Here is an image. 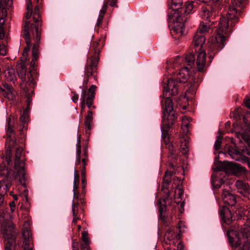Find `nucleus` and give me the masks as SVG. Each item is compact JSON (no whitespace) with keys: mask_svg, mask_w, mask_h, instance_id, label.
<instances>
[{"mask_svg":"<svg viewBox=\"0 0 250 250\" xmlns=\"http://www.w3.org/2000/svg\"><path fill=\"white\" fill-rule=\"evenodd\" d=\"M14 227L12 224L8 222L1 223V231L5 239V250H15L16 237L14 234Z\"/></svg>","mask_w":250,"mask_h":250,"instance_id":"nucleus-10","label":"nucleus"},{"mask_svg":"<svg viewBox=\"0 0 250 250\" xmlns=\"http://www.w3.org/2000/svg\"><path fill=\"white\" fill-rule=\"evenodd\" d=\"M235 186L238 192L245 197L247 196L249 193V186L248 183L242 180H237Z\"/></svg>","mask_w":250,"mask_h":250,"instance_id":"nucleus-29","label":"nucleus"},{"mask_svg":"<svg viewBox=\"0 0 250 250\" xmlns=\"http://www.w3.org/2000/svg\"><path fill=\"white\" fill-rule=\"evenodd\" d=\"M229 241L230 243L233 246L237 247L240 246L241 242L239 237L235 234V238H232L229 236Z\"/></svg>","mask_w":250,"mask_h":250,"instance_id":"nucleus-38","label":"nucleus"},{"mask_svg":"<svg viewBox=\"0 0 250 250\" xmlns=\"http://www.w3.org/2000/svg\"><path fill=\"white\" fill-rule=\"evenodd\" d=\"M88 161V154L87 151V146L85 145L83 146V151H82L81 135L77 137V143L76 144V155L75 165L77 167L79 165L82 166L79 167L81 169L82 175V191L79 193V202L83 205L85 204L84 196L86 193L85 188L86 186L85 167Z\"/></svg>","mask_w":250,"mask_h":250,"instance_id":"nucleus-3","label":"nucleus"},{"mask_svg":"<svg viewBox=\"0 0 250 250\" xmlns=\"http://www.w3.org/2000/svg\"><path fill=\"white\" fill-rule=\"evenodd\" d=\"M189 121L187 117H184L182 119V126L184 133H187L188 132Z\"/></svg>","mask_w":250,"mask_h":250,"instance_id":"nucleus-36","label":"nucleus"},{"mask_svg":"<svg viewBox=\"0 0 250 250\" xmlns=\"http://www.w3.org/2000/svg\"><path fill=\"white\" fill-rule=\"evenodd\" d=\"M24 154L23 149L21 146L16 148V152L15 157V168L17 171L16 178L19 179L21 185L25 187L24 181L25 180L24 171Z\"/></svg>","mask_w":250,"mask_h":250,"instance_id":"nucleus-9","label":"nucleus"},{"mask_svg":"<svg viewBox=\"0 0 250 250\" xmlns=\"http://www.w3.org/2000/svg\"><path fill=\"white\" fill-rule=\"evenodd\" d=\"M8 174V167L3 164L0 165V175L3 176Z\"/></svg>","mask_w":250,"mask_h":250,"instance_id":"nucleus-45","label":"nucleus"},{"mask_svg":"<svg viewBox=\"0 0 250 250\" xmlns=\"http://www.w3.org/2000/svg\"><path fill=\"white\" fill-rule=\"evenodd\" d=\"M32 10H27V13L26 15V19L27 20H28L30 18L31 15H32Z\"/></svg>","mask_w":250,"mask_h":250,"instance_id":"nucleus-57","label":"nucleus"},{"mask_svg":"<svg viewBox=\"0 0 250 250\" xmlns=\"http://www.w3.org/2000/svg\"><path fill=\"white\" fill-rule=\"evenodd\" d=\"M31 101H32V99L31 98V96L29 94H28L26 95V103H27V107H26V109H28V107L29 106L31 102Z\"/></svg>","mask_w":250,"mask_h":250,"instance_id":"nucleus-53","label":"nucleus"},{"mask_svg":"<svg viewBox=\"0 0 250 250\" xmlns=\"http://www.w3.org/2000/svg\"><path fill=\"white\" fill-rule=\"evenodd\" d=\"M36 0V2L37 3H38V4H40V0Z\"/></svg>","mask_w":250,"mask_h":250,"instance_id":"nucleus-64","label":"nucleus"},{"mask_svg":"<svg viewBox=\"0 0 250 250\" xmlns=\"http://www.w3.org/2000/svg\"><path fill=\"white\" fill-rule=\"evenodd\" d=\"M191 79V83L197 85L202 80V76L199 74H195L194 76H190V71L187 67H183L180 69L179 72L174 74L172 79H169L166 80L167 83H164L163 86V99L165 104V99L169 98L170 96H174L178 94V87L177 83H184L188 82V80Z\"/></svg>","mask_w":250,"mask_h":250,"instance_id":"nucleus-2","label":"nucleus"},{"mask_svg":"<svg viewBox=\"0 0 250 250\" xmlns=\"http://www.w3.org/2000/svg\"><path fill=\"white\" fill-rule=\"evenodd\" d=\"M99 61V57L95 56H88L84 67V78L83 82L84 88H87V84L89 79L91 77L95 78L97 72V65Z\"/></svg>","mask_w":250,"mask_h":250,"instance_id":"nucleus-12","label":"nucleus"},{"mask_svg":"<svg viewBox=\"0 0 250 250\" xmlns=\"http://www.w3.org/2000/svg\"><path fill=\"white\" fill-rule=\"evenodd\" d=\"M193 8L192 2H186L184 6L182 8L180 11L179 17H181L182 15H188L191 13Z\"/></svg>","mask_w":250,"mask_h":250,"instance_id":"nucleus-33","label":"nucleus"},{"mask_svg":"<svg viewBox=\"0 0 250 250\" xmlns=\"http://www.w3.org/2000/svg\"><path fill=\"white\" fill-rule=\"evenodd\" d=\"M103 45L104 40L102 37L98 40L94 41L91 45V50L94 51V53L92 55L90 54L89 56L99 57V54Z\"/></svg>","mask_w":250,"mask_h":250,"instance_id":"nucleus-26","label":"nucleus"},{"mask_svg":"<svg viewBox=\"0 0 250 250\" xmlns=\"http://www.w3.org/2000/svg\"><path fill=\"white\" fill-rule=\"evenodd\" d=\"M32 10V0H28L27 1V10Z\"/></svg>","mask_w":250,"mask_h":250,"instance_id":"nucleus-54","label":"nucleus"},{"mask_svg":"<svg viewBox=\"0 0 250 250\" xmlns=\"http://www.w3.org/2000/svg\"><path fill=\"white\" fill-rule=\"evenodd\" d=\"M12 0H0V54L5 56L7 54V40L4 39L3 26L7 16V10L11 6Z\"/></svg>","mask_w":250,"mask_h":250,"instance_id":"nucleus-6","label":"nucleus"},{"mask_svg":"<svg viewBox=\"0 0 250 250\" xmlns=\"http://www.w3.org/2000/svg\"><path fill=\"white\" fill-rule=\"evenodd\" d=\"M215 22H210L200 21L197 32L202 35L212 32L215 27Z\"/></svg>","mask_w":250,"mask_h":250,"instance_id":"nucleus-21","label":"nucleus"},{"mask_svg":"<svg viewBox=\"0 0 250 250\" xmlns=\"http://www.w3.org/2000/svg\"><path fill=\"white\" fill-rule=\"evenodd\" d=\"M108 1H106L104 2L102 9H101L99 13V16L104 17V15L107 11Z\"/></svg>","mask_w":250,"mask_h":250,"instance_id":"nucleus-43","label":"nucleus"},{"mask_svg":"<svg viewBox=\"0 0 250 250\" xmlns=\"http://www.w3.org/2000/svg\"><path fill=\"white\" fill-rule=\"evenodd\" d=\"M72 250H79V244L76 240H73L72 242Z\"/></svg>","mask_w":250,"mask_h":250,"instance_id":"nucleus-48","label":"nucleus"},{"mask_svg":"<svg viewBox=\"0 0 250 250\" xmlns=\"http://www.w3.org/2000/svg\"><path fill=\"white\" fill-rule=\"evenodd\" d=\"M17 73L19 77L21 80L22 83L21 84V87H24L25 92L28 91L31 89V92L33 93L32 89L34 88L35 81L31 74L27 75L26 77V67L24 64H21L17 68Z\"/></svg>","mask_w":250,"mask_h":250,"instance_id":"nucleus-14","label":"nucleus"},{"mask_svg":"<svg viewBox=\"0 0 250 250\" xmlns=\"http://www.w3.org/2000/svg\"><path fill=\"white\" fill-rule=\"evenodd\" d=\"M28 109H25L24 110L23 113L21 115L20 118V122L21 123L20 128V132L21 138H23L24 137V131L26 130V122L28 118Z\"/></svg>","mask_w":250,"mask_h":250,"instance_id":"nucleus-28","label":"nucleus"},{"mask_svg":"<svg viewBox=\"0 0 250 250\" xmlns=\"http://www.w3.org/2000/svg\"><path fill=\"white\" fill-rule=\"evenodd\" d=\"M10 195H11V196H13L14 200H17L18 199L17 195L13 194L12 192H11L10 193Z\"/></svg>","mask_w":250,"mask_h":250,"instance_id":"nucleus-62","label":"nucleus"},{"mask_svg":"<svg viewBox=\"0 0 250 250\" xmlns=\"http://www.w3.org/2000/svg\"><path fill=\"white\" fill-rule=\"evenodd\" d=\"M182 3V0H171L169 10H171V11H168L169 16L175 18H179Z\"/></svg>","mask_w":250,"mask_h":250,"instance_id":"nucleus-20","label":"nucleus"},{"mask_svg":"<svg viewBox=\"0 0 250 250\" xmlns=\"http://www.w3.org/2000/svg\"><path fill=\"white\" fill-rule=\"evenodd\" d=\"M117 0H111L110 3V5L113 7H117V5L116 4Z\"/></svg>","mask_w":250,"mask_h":250,"instance_id":"nucleus-56","label":"nucleus"},{"mask_svg":"<svg viewBox=\"0 0 250 250\" xmlns=\"http://www.w3.org/2000/svg\"><path fill=\"white\" fill-rule=\"evenodd\" d=\"M245 0H232L229 6L226 17L220 18L218 24V36L215 41L220 42V49L223 46L224 36H229L231 31V27L238 22V16L240 15L243 2Z\"/></svg>","mask_w":250,"mask_h":250,"instance_id":"nucleus-1","label":"nucleus"},{"mask_svg":"<svg viewBox=\"0 0 250 250\" xmlns=\"http://www.w3.org/2000/svg\"><path fill=\"white\" fill-rule=\"evenodd\" d=\"M175 192V195L177 196L178 198H181L182 196L183 195L184 191L182 188L178 186L176 188Z\"/></svg>","mask_w":250,"mask_h":250,"instance_id":"nucleus-44","label":"nucleus"},{"mask_svg":"<svg viewBox=\"0 0 250 250\" xmlns=\"http://www.w3.org/2000/svg\"><path fill=\"white\" fill-rule=\"evenodd\" d=\"M4 75L8 81L15 82L16 80L15 69L13 68H8L4 71Z\"/></svg>","mask_w":250,"mask_h":250,"instance_id":"nucleus-34","label":"nucleus"},{"mask_svg":"<svg viewBox=\"0 0 250 250\" xmlns=\"http://www.w3.org/2000/svg\"><path fill=\"white\" fill-rule=\"evenodd\" d=\"M14 124V118L12 119L11 117L7 118L6 125L7 138L5 142V146L7 147L6 160L8 165H9L11 162L12 149L17 146L15 140L12 138Z\"/></svg>","mask_w":250,"mask_h":250,"instance_id":"nucleus-8","label":"nucleus"},{"mask_svg":"<svg viewBox=\"0 0 250 250\" xmlns=\"http://www.w3.org/2000/svg\"><path fill=\"white\" fill-rule=\"evenodd\" d=\"M217 168L218 171H223L227 173L234 175L242 174L247 172V169L245 167L228 161L220 162Z\"/></svg>","mask_w":250,"mask_h":250,"instance_id":"nucleus-16","label":"nucleus"},{"mask_svg":"<svg viewBox=\"0 0 250 250\" xmlns=\"http://www.w3.org/2000/svg\"><path fill=\"white\" fill-rule=\"evenodd\" d=\"M245 125L240 126L241 137L248 145L250 144V115L247 114L243 118Z\"/></svg>","mask_w":250,"mask_h":250,"instance_id":"nucleus-18","label":"nucleus"},{"mask_svg":"<svg viewBox=\"0 0 250 250\" xmlns=\"http://www.w3.org/2000/svg\"><path fill=\"white\" fill-rule=\"evenodd\" d=\"M241 250H250V243L249 242H245L243 244Z\"/></svg>","mask_w":250,"mask_h":250,"instance_id":"nucleus-49","label":"nucleus"},{"mask_svg":"<svg viewBox=\"0 0 250 250\" xmlns=\"http://www.w3.org/2000/svg\"><path fill=\"white\" fill-rule=\"evenodd\" d=\"M11 186V180L8 178H4L0 181V206L3 203V195L9 190Z\"/></svg>","mask_w":250,"mask_h":250,"instance_id":"nucleus-24","label":"nucleus"},{"mask_svg":"<svg viewBox=\"0 0 250 250\" xmlns=\"http://www.w3.org/2000/svg\"><path fill=\"white\" fill-rule=\"evenodd\" d=\"M183 62L184 65H188L191 67L194 64L195 62V56L192 52H189L186 54L184 58L177 56L174 59V64L175 66L177 64L181 63Z\"/></svg>","mask_w":250,"mask_h":250,"instance_id":"nucleus-19","label":"nucleus"},{"mask_svg":"<svg viewBox=\"0 0 250 250\" xmlns=\"http://www.w3.org/2000/svg\"><path fill=\"white\" fill-rule=\"evenodd\" d=\"M81 243H90V240L88 237L87 231H83L82 233L81 242Z\"/></svg>","mask_w":250,"mask_h":250,"instance_id":"nucleus-40","label":"nucleus"},{"mask_svg":"<svg viewBox=\"0 0 250 250\" xmlns=\"http://www.w3.org/2000/svg\"><path fill=\"white\" fill-rule=\"evenodd\" d=\"M79 213L81 214L80 217H81L82 214H83V208H81V209L79 208ZM81 219V218H80V219H79V220H80ZM78 221V220H77L76 224H73V223H72L73 221H72V226H73L77 225V227H78V231L79 232L81 229V226L80 225H77Z\"/></svg>","mask_w":250,"mask_h":250,"instance_id":"nucleus-46","label":"nucleus"},{"mask_svg":"<svg viewBox=\"0 0 250 250\" xmlns=\"http://www.w3.org/2000/svg\"><path fill=\"white\" fill-rule=\"evenodd\" d=\"M30 232L28 229L24 230L22 231L24 250H32V248L30 247Z\"/></svg>","mask_w":250,"mask_h":250,"instance_id":"nucleus-31","label":"nucleus"},{"mask_svg":"<svg viewBox=\"0 0 250 250\" xmlns=\"http://www.w3.org/2000/svg\"><path fill=\"white\" fill-rule=\"evenodd\" d=\"M166 200L164 199H159L157 202V204L159 206V215L161 219L163 220H164V217L163 216V213L166 210Z\"/></svg>","mask_w":250,"mask_h":250,"instance_id":"nucleus-35","label":"nucleus"},{"mask_svg":"<svg viewBox=\"0 0 250 250\" xmlns=\"http://www.w3.org/2000/svg\"><path fill=\"white\" fill-rule=\"evenodd\" d=\"M29 25L30 24L26 22L25 23H24V28L22 32V36L23 37L24 40H25V42L27 45V47H25L24 49L23 53V56H26L28 52L29 51L30 47L31 46V38H32L34 41L35 42V43L33 45V48H34V45L36 43V35H34V36H33L32 34L31 30L29 29ZM40 41L39 42V44H40ZM39 47V44H38V46H37L36 48H37V59H35L34 57V56H33V59L31 62V64L33 66L35 65V62L37 61L38 58V48ZM33 51V49H32V51ZM32 55H33V54L32 53Z\"/></svg>","mask_w":250,"mask_h":250,"instance_id":"nucleus-15","label":"nucleus"},{"mask_svg":"<svg viewBox=\"0 0 250 250\" xmlns=\"http://www.w3.org/2000/svg\"><path fill=\"white\" fill-rule=\"evenodd\" d=\"M243 123L242 125H237V124L236 125H237V127H234V128H235V130L236 131H239V133L241 134V132H240V126H242L243 125H245V123L243 122Z\"/></svg>","mask_w":250,"mask_h":250,"instance_id":"nucleus-59","label":"nucleus"},{"mask_svg":"<svg viewBox=\"0 0 250 250\" xmlns=\"http://www.w3.org/2000/svg\"><path fill=\"white\" fill-rule=\"evenodd\" d=\"M183 140L185 141L184 145H183L182 141H180V143L177 144V143L172 141L170 144L168 145V149L169 151V158L171 160L175 161L178 158V150L180 147L182 148L186 152L185 149H187L188 147V138L187 137H184Z\"/></svg>","mask_w":250,"mask_h":250,"instance_id":"nucleus-17","label":"nucleus"},{"mask_svg":"<svg viewBox=\"0 0 250 250\" xmlns=\"http://www.w3.org/2000/svg\"><path fill=\"white\" fill-rule=\"evenodd\" d=\"M229 188V186H227V188L223 190L222 198L224 203L232 206L236 204V198L235 195L231 194L228 190V188Z\"/></svg>","mask_w":250,"mask_h":250,"instance_id":"nucleus-22","label":"nucleus"},{"mask_svg":"<svg viewBox=\"0 0 250 250\" xmlns=\"http://www.w3.org/2000/svg\"><path fill=\"white\" fill-rule=\"evenodd\" d=\"M93 112L89 110L87 112V114L85 118L84 125L86 127L85 132L86 134H90V131L92 128V124L93 122Z\"/></svg>","mask_w":250,"mask_h":250,"instance_id":"nucleus-32","label":"nucleus"},{"mask_svg":"<svg viewBox=\"0 0 250 250\" xmlns=\"http://www.w3.org/2000/svg\"><path fill=\"white\" fill-rule=\"evenodd\" d=\"M79 183L80 175L79 170L75 168L74 170V179L73 182V200L72 204L73 224H76L77 220L80 219L81 218V214L79 213Z\"/></svg>","mask_w":250,"mask_h":250,"instance_id":"nucleus-7","label":"nucleus"},{"mask_svg":"<svg viewBox=\"0 0 250 250\" xmlns=\"http://www.w3.org/2000/svg\"><path fill=\"white\" fill-rule=\"evenodd\" d=\"M72 93L73 94V96L72 98V100L74 103H76L78 101L79 95L78 94L76 93L75 92H72Z\"/></svg>","mask_w":250,"mask_h":250,"instance_id":"nucleus-52","label":"nucleus"},{"mask_svg":"<svg viewBox=\"0 0 250 250\" xmlns=\"http://www.w3.org/2000/svg\"><path fill=\"white\" fill-rule=\"evenodd\" d=\"M250 228L248 226H244L241 229V233L242 234L243 237L247 238L249 236V233L250 232Z\"/></svg>","mask_w":250,"mask_h":250,"instance_id":"nucleus-42","label":"nucleus"},{"mask_svg":"<svg viewBox=\"0 0 250 250\" xmlns=\"http://www.w3.org/2000/svg\"><path fill=\"white\" fill-rule=\"evenodd\" d=\"M220 216L224 222L228 225H230L233 221L231 212L226 207L224 206L220 209Z\"/></svg>","mask_w":250,"mask_h":250,"instance_id":"nucleus-30","label":"nucleus"},{"mask_svg":"<svg viewBox=\"0 0 250 250\" xmlns=\"http://www.w3.org/2000/svg\"><path fill=\"white\" fill-rule=\"evenodd\" d=\"M177 250H184V246L182 242H179L177 245Z\"/></svg>","mask_w":250,"mask_h":250,"instance_id":"nucleus-58","label":"nucleus"},{"mask_svg":"<svg viewBox=\"0 0 250 250\" xmlns=\"http://www.w3.org/2000/svg\"><path fill=\"white\" fill-rule=\"evenodd\" d=\"M90 243H81V250H90Z\"/></svg>","mask_w":250,"mask_h":250,"instance_id":"nucleus-47","label":"nucleus"},{"mask_svg":"<svg viewBox=\"0 0 250 250\" xmlns=\"http://www.w3.org/2000/svg\"><path fill=\"white\" fill-rule=\"evenodd\" d=\"M228 153L232 159L236 161H241L242 162L247 163L248 167L250 168V158L245 156L241 159V156L239 152L235 149H234L232 147H229L228 148Z\"/></svg>","mask_w":250,"mask_h":250,"instance_id":"nucleus-25","label":"nucleus"},{"mask_svg":"<svg viewBox=\"0 0 250 250\" xmlns=\"http://www.w3.org/2000/svg\"><path fill=\"white\" fill-rule=\"evenodd\" d=\"M162 106L163 109V116L162 119V137L165 144L167 145L169 143V137L167 129L170 128L174 124L177 119L176 115L173 111L172 100L169 98L161 101Z\"/></svg>","mask_w":250,"mask_h":250,"instance_id":"nucleus-4","label":"nucleus"},{"mask_svg":"<svg viewBox=\"0 0 250 250\" xmlns=\"http://www.w3.org/2000/svg\"><path fill=\"white\" fill-rule=\"evenodd\" d=\"M104 17H103V16L101 17V16L99 15V17L97 19V23H96V26H97L98 27L101 26V25H102V23L103 22V20Z\"/></svg>","mask_w":250,"mask_h":250,"instance_id":"nucleus-50","label":"nucleus"},{"mask_svg":"<svg viewBox=\"0 0 250 250\" xmlns=\"http://www.w3.org/2000/svg\"><path fill=\"white\" fill-rule=\"evenodd\" d=\"M184 202H183L181 205V208H180V211L182 213L184 210Z\"/></svg>","mask_w":250,"mask_h":250,"instance_id":"nucleus-61","label":"nucleus"},{"mask_svg":"<svg viewBox=\"0 0 250 250\" xmlns=\"http://www.w3.org/2000/svg\"><path fill=\"white\" fill-rule=\"evenodd\" d=\"M97 87L95 85H92L87 91L86 87L82 89L81 94V111H84L85 105H86L89 109L91 107L95 108V107L93 105L94 100L95 96V91Z\"/></svg>","mask_w":250,"mask_h":250,"instance_id":"nucleus-13","label":"nucleus"},{"mask_svg":"<svg viewBox=\"0 0 250 250\" xmlns=\"http://www.w3.org/2000/svg\"><path fill=\"white\" fill-rule=\"evenodd\" d=\"M218 36V30H217V34L215 37L212 39V42L209 45L208 55L209 61L208 63L206 61V53L204 50H202L200 51L197 52L198 55L196 60V65L198 71L201 72H204L206 71L207 67L209 65V63L211 62L213 58H214L216 53L220 51L225 46V41L227 38L229 36H224L225 39L223 41L224 45L220 49V42H216L215 39Z\"/></svg>","mask_w":250,"mask_h":250,"instance_id":"nucleus-5","label":"nucleus"},{"mask_svg":"<svg viewBox=\"0 0 250 250\" xmlns=\"http://www.w3.org/2000/svg\"><path fill=\"white\" fill-rule=\"evenodd\" d=\"M41 6L40 4L37 5L35 8L33 12V19L35 22V23L31 24L29 21H25L30 24L29 29L31 30L32 34L33 36L36 35V43L34 46L33 54L34 57L35 59H37V46H38L39 42L41 38V31L39 30L40 21V9Z\"/></svg>","mask_w":250,"mask_h":250,"instance_id":"nucleus-11","label":"nucleus"},{"mask_svg":"<svg viewBox=\"0 0 250 250\" xmlns=\"http://www.w3.org/2000/svg\"><path fill=\"white\" fill-rule=\"evenodd\" d=\"M24 194H25L26 200H27V192L25 190H24Z\"/></svg>","mask_w":250,"mask_h":250,"instance_id":"nucleus-63","label":"nucleus"},{"mask_svg":"<svg viewBox=\"0 0 250 250\" xmlns=\"http://www.w3.org/2000/svg\"><path fill=\"white\" fill-rule=\"evenodd\" d=\"M205 41L206 38L204 35L196 32L193 37L192 42V45L194 47L195 52H199L203 50L202 48Z\"/></svg>","mask_w":250,"mask_h":250,"instance_id":"nucleus-23","label":"nucleus"},{"mask_svg":"<svg viewBox=\"0 0 250 250\" xmlns=\"http://www.w3.org/2000/svg\"><path fill=\"white\" fill-rule=\"evenodd\" d=\"M173 172L169 171H167L165 173V176L164 177L163 181L164 183L168 185L171 180V177L172 176Z\"/></svg>","mask_w":250,"mask_h":250,"instance_id":"nucleus-39","label":"nucleus"},{"mask_svg":"<svg viewBox=\"0 0 250 250\" xmlns=\"http://www.w3.org/2000/svg\"><path fill=\"white\" fill-rule=\"evenodd\" d=\"M176 237L174 231L171 229H168L165 235V238L166 239L169 241L173 240Z\"/></svg>","mask_w":250,"mask_h":250,"instance_id":"nucleus-37","label":"nucleus"},{"mask_svg":"<svg viewBox=\"0 0 250 250\" xmlns=\"http://www.w3.org/2000/svg\"><path fill=\"white\" fill-rule=\"evenodd\" d=\"M2 94L9 100H13L15 98V91L11 85L5 83L3 88L0 87Z\"/></svg>","mask_w":250,"mask_h":250,"instance_id":"nucleus-27","label":"nucleus"},{"mask_svg":"<svg viewBox=\"0 0 250 250\" xmlns=\"http://www.w3.org/2000/svg\"><path fill=\"white\" fill-rule=\"evenodd\" d=\"M222 136H218L214 144V148L215 150H218L220 149L222 143Z\"/></svg>","mask_w":250,"mask_h":250,"instance_id":"nucleus-41","label":"nucleus"},{"mask_svg":"<svg viewBox=\"0 0 250 250\" xmlns=\"http://www.w3.org/2000/svg\"><path fill=\"white\" fill-rule=\"evenodd\" d=\"M173 32H175L176 33L178 34V38H179V37H181L184 34V32L183 31V28H181L180 29L179 31H178V29H174L173 30Z\"/></svg>","mask_w":250,"mask_h":250,"instance_id":"nucleus-51","label":"nucleus"},{"mask_svg":"<svg viewBox=\"0 0 250 250\" xmlns=\"http://www.w3.org/2000/svg\"><path fill=\"white\" fill-rule=\"evenodd\" d=\"M9 206L11 208V212H14L15 208V203L14 201H12L9 203Z\"/></svg>","mask_w":250,"mask_h":250,"instance_id":"nucleus-55","label":"nucleus"},{"mask_svg":"<svg viewBox=\"0 0 250 250\" xmlns=\"http://www.w3.org/2000/svg\"><path fill=\"white\" fill-rule=\"evenodd\" d=\"M245 105L250 109V99L245 101Z\"/></svg>","mask_w":250,"mask_h":250,"instance_id":"nucleus-60","label":"nucleus"}]
</instances>
